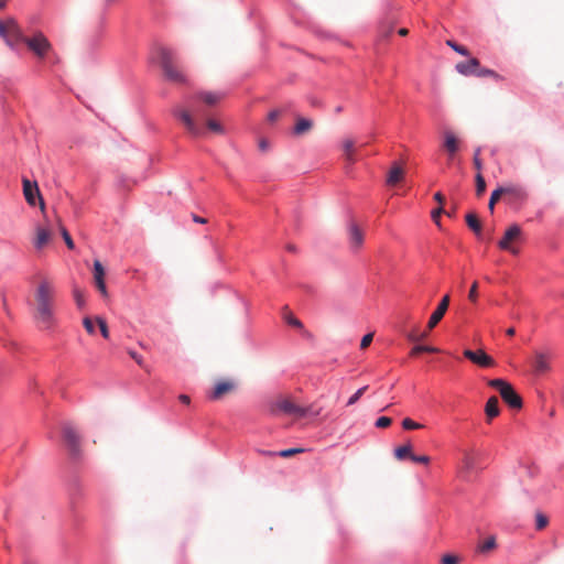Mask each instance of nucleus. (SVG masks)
I'll return each mask as SVG.
<instances>
[{
	"mask_svg": "<svg viewBox=\"0 0 564 564\" xmlns=\"http://www.w3.org/2000/svg\"><path fill=\"white\" fill-rule=\"evenodd\" d=\"M33 319L42 330H52L57 325L55 315V289L51 281L42 280L34 292Z\"/></svg>",
	"mask_w": 564,
	"mask_h": 564,
	"instance_id": "f257e3e1",
	"label": "nucleus"
},
{
	"mask_svg": "<svg viewBox=\"0 0 564 564\" xmlns=\"http://www.w3.org/2000/svg\"><path fill=\"white\" fill-rule=\"evenodd\" d=\"M160 63L166 79L176 84H186V76L181 69L177 68L172 51L167 48H161Z\"/></svg>",
	"mask_w": 564,
	"mask_h": 564,
	"instance_id": "f03ea898",
	"label": "nucleus"
},
{
	"mask_svg": "<svg viewBox=\"0 0 564 564\" xmlns=\"http://www.w3.org/2000/svg\"><path fill=\"white\" fill-rule=\"evenodd\" d=\"M0 36L11 48H15L19 44L23 43L25 37L22 29L12 18L0 20Z\"/></svg>",
	"mask_w": 564,
	"mask_h": 564,
	"instance_id": "7ed1b4c3",
	"label": "nucleus"
},
{
	"mask_svg": "<svg viewBox=\"0 0 564 564\" xmlns=\"http://www.w3.org/2000/svg\"><path fill=\"white\" fill-rule=\"evenodd\" d=\"M488 386L491 388L498 390L500 397L502 400L513 409H521L522 408V399L521 397L516 392L513 387L507 382L503 379H491L488 381Z\"/></svg>",
	"mask_w": 564,
	"mask_h": 564,
	"instance_id": "20e7f679",
	"label": "nucleus"
},
{
	"mask_svg": "<svg viewBox=\"0 0 564 564\" xmlns=\"http://www.w3.org/2000/svg\"><path fill=\"white\" fill-rule=\"evenodd\" d=\"M269 411L273 415L284 413L297 417H304L307 415L310 409H304L303 406L295 404L292 400L280 397L269 403Z\"/></svg>",
	"mask_w": 564,
	"mask_h": 564,
	"instance_id": "39448f33",
	"label": "nucleus"
},
{
	"mask_svg": "<svg viewBox=\"0 0 564 564\" xmlns=\"http://www.w3.org/2000/svg\"><path fill=\"white\" fill-rule=\"evenodd\" d=\"M173 116L180 120L186 130L193 135H200L203 133L202 128L194 120V115H198V109H186L183 106H175L172 110Z\"/></svg>",
	"mask_w": 564,
	"mask_h": 564,
	"instance_id": "423d86ee",
	"label": "nucleus"
},
{
	"mask_svg": "<svg viewBox=\"0 0 564 564\" xmlns=\"http://www.w3.org/2000/svg\"><path fill=\"white\" fill-rule=\"evenodd\" d=\"M23 43L39 59H44L52 51V44L42 32H36L31 37L25 36Z\"/></svg>",
	"mask_w": 564,
	"mask_h": 564,
	"instance_id": "0eeeda50",
	"label": "nucleus"
},
{
	"mask_svg": "<svg viewBox=\"0 0 564 564\" xmlns=\"http://www.w3.org/2000/svg\"><path fill=\"white\" fill-rule=\"evenodd\" d=\"M64 442L73 456H77L80 452V436L70 423L62 426Z\"/></svg>",
	"mask_w": 564,
	"mask_h": 564,
	"instance_id": "6e6552de",
	"label": "nucleus"
},
{
	"mask_svg": "<svg viewBox=\"0 0 564 564\" xmlns=\"http://www.w3.org/2000/svg\"><path fill=\"white\" fill-rule=\"evenodd\" d=\"M54 236L53 228L48 223L36 225L33 246L36 250H42L52 241Z\"/></svg>",
	"mask_w": 564,
	"mask_h": 564,
	"instance_id": "1a4fd4ad",
	"label": "nucleus"
},
{
	"mask_svg": "<svg viewBox=\"0 0 564 564\" xmlns=\"http://www.w3.org/2000/svg\"><path fill=\"white\" fill-rule=\"evenodd\" d=\"M521 236V228L518 225H511L505 232L502 239L498 242V247L502 250L510 251L513 254L518 253V249L512 247V242L518 240Z\"/></svg>",
	"mask_w": 564,
	"mask_h": 564,
	"instance_id": "9d476101",
	"label": "nucleus"
},
{
	"mask_svg": "<svg viewBox=\"0 0 564 564\" xmlns=\"http://www.w3.org/2000/svg\"><path fill=\"white\" fill-rule=\"evenodd\" d=\"M464 357L470 360L473 364L482 368H490L496 365L494 358L487 355L482 349H478L476 351L465 349Z\"/></svg>",
	"mask_w": 564,
	"mask_h": 564,
	"instance_id": "9b49d317",
	"label": "nucleus"
},
{
	"mask_svg": "<svg viewBox=\"0 0 564 564\" xmlns=\"http://www.w3.org/2000/svg\"><path fill=\"white\" fill-rule=\"evenodd\" d=\"M365 240V234L361 228L355 223L350 221L348 225V242L351 250H359Z\"/></svg>",
	"mask_w": 564,
	"mask_h": 564,
	"instance_id": "f8f14e48",
	"label": "nucleus"
},
{
	"mask_svg": "<svg viewBox=\"0 0 564 564\" xmlns=\"http://www.w3.org/2000/svg\"><path fill=\"white\" fill-rule=\"evenodd\" d=\"M23 194L25 196L26 202L31 205H35V197H39L40 200V207L42 212L45 208L44 200L41 197L40 189L37 187L36 183H31L28 178H23Z\"/></svg>",
	"mask_w": 564,
	"mask_h": 564,
	"instance_id": "ddd939ff",
	"label": "nucleus"
},
{
	"mask_svg": "<svg viewBox=\"0 0 564 564\" xmlns=\"http://www.w3.org/2000/svg\"><path fill=\"white\" fill-rule=\"evenodd\" d=\"M448 305H449V295L446 294L445 296H443V299L438 303L436 310L432 313V315L427 322L429 330L433 329L441 322V319L444 317V315L448 308Z\"/></svg>",
	"mask_w": 564,
	"mask_h": 564,
	"instance_id": "4468645a",
	"label": "nucleus"
},
{
	"mask_svg": "<svg viewBox=\"0 0 564 564\" xmlns=\"http://www.w3.org/2000/svg\"><path fill=\"white\" fill-rule=\"evenodd\" d=\"M106 271L99 260L94 261V282L98 291L104 297L108 296V291L105 283Z\"/></svg>",
	"mask_w": 564,
	"mask_h": 564,
	"instance_id": "2eb2a0df",
	"label": "nucleus"
},
{
	"mask_svg": "<svg viewBox=\"0 0 564 564\" xmlns=\"http://www.w3.org/2000/svg\"><path fill=\"white\" fill-rule=\"evenodd\" d=\"M341 150H343V153H344L346 162L349 165L355 164L356 161H357L356 142H355V140L351 139V138L343 139V141H341Z\"/></svg>",
	"mask_w": 564,
	"mask_h": 564,
	"instance_id": "dca6fc26",
	"label": "nucleus"
},
{
	"mask_svg": "<svg viewBox=\"0 0 564 564\" xmlns=\"http://www.w3.org/2000/svg\"><path fill=\"white\" fill-rule=\"evenodd\" d=\"M479 68V61L475 57L469 58L468 61L459 62L456 64V70L465 76L474 75L476 76V73Z\"/></svg>",
	"mask_w": 564,
	"mask_h": 564,
	"instance_id": "f3484780",
	"label": "nucleus"
},
{
	"mask_svg": "<svg viewBox=\"0 0 564 564\" xmlns=\"http://www.w3.org/2000/svg\"><path fill=\"white\" fill-rule=\"evenodd\" d=\"M235 389V383L231 380H223L215 384V388L210 394L213 400H218L223 395L230 393Z\"/></svg>",
	"mask_w": 564,
	"mask_h": 564,
	"instance_id": "a211bd4d",
	"label": "nucleus"
},
{
	"mask_svg": "<svg viewBox=\"0 0 564 564\" xmlns=\"http://www.w3.org/2000/svg\"><path fill=\"white\" fill-rule=\"evenodd\" d=\"M443 148L447 155H455L459 149V141L451 131L444 132Z\"/></svg>",
	"mask_w": 564,
	"mask_h": 564,
	"instance_id": "6ab92c4d",
	"label": "nucleus"
},
{
	"mask_svg": "<svg viewBox=\"0 0 564 564\" xmlns=\"http://www.w3.org/2000/svg\"><path fill=\"white\" fill-rule=\"evenodd\" d=\"M195 98L207 106H215L224 98V94L217 91H202L196 94Z\"/></svg>",
	"mask_w": 564,
	"mask_h": 564,
	"instance_id": "aec40b11",
	"label": "nucleus"
},
{
	"mask_svg": "<svg viewBox=\"0 0 564 564\" xmlns=\"http://www.w3.org/2000/svg\"><path fill=\"white\" fill-rule=\"evenodd\" d=\"M533 369L538 375H543L547 372L550 370L549 357L542 352H536L533 361Z\"/></svg>",
	"mask_w": 564,
	"mask_h": 564,
	"instance_id": "412c9836",
	"label": "nucleus"
},
{
	"mask_svg": "<svg viewBox=\"0 0 564 564\" xmlns=\"http://www.w3.org/2000/svg\"><path fill=\"white\" fill-rule=\"evenodd\" d=\"M485 413L488 422H490L492 419L499 415L500 409L499 400L497 397L492 395L491 398L488 399L485 406Z\"/></svg>",
	"mask_w": 564,
	"mask_h": 564,
	"instance_id": "4be33fe9",
	"label": "nucleus"
},
{
	"mask_svg": "<svg viewBox=\"0 0 564 564\" xmlns=\"http://www.w3.org/2000/svg\"><path fill=\"white\" fill-rule=\"evenodd\" d=\"M403 176H404V170L398 163H393L392 167L390 169V171L388 173L387 184L395 185L402 181Z\"/></svg>",
	"mask_w": 564,
	"mask_h": 564,
	"instance_id": "5701e85b",
	"label": "nucleus"
},
{
	"mask_svg": "<svg viewBox=\"0 0 564 564\" xmlns=\"http://www.w3.org/2000/svg\"><path fill=\"white\" fill-rule=\"evenodd\" d=\"M467 226L476 234L481 232V223L475 213H469L465 217Z\"/></svg>",
	"mask_w": 564,
	"mask_h": 564,
	"instance_id": "b1692460",
	"label": "nucleus"
},
{
	"mask_svg": "<svg viewBox=\"0 0 564 564\" xmlns=\"http://www.w3.org/2000/svg\"><path fill=\"white\" fill-rule=\"evenodd\" d=\"M411 455H414L412 453V445L410 443L399 446L394 449V457L398 460H403L405 458L411 459Z\"/></svg>",
	"mask_w": 564,
	"mask_h": 564,
	"instance_id": "393cba45",
	"label": "nucleus"
},
{
	"mask_svg": "<svg viewBox=\"0 0 564 564\" xmlns=\"http://www.w3.org/2000/svg\"><path fill=\"white\" fill-rule=\"evenodd\" d=\"M313 127V122L310 119L300 118L294 127L295 134H304L310 131Z\"/></svg>",
	"mask_w": 564,
	"mask_h": 564,
	"instance_id": "a878e982",
	"label": "nucleus"
},
{
	"mask_svg": "<svg viewBox=\"0 0 564 564\" xmlns=\"http://www.w3.org/2000/svg\"><path fill=\"white\" fill-rule=\"evenodd\" d=\"M475 466V458L474 456L468 453L464 452L463 458H462V468L465 471H470Z\"/></svg>",
	"mask_w": 564,
	"mask_h": 564,
	"instance_id": "bb28decb",
	"label": "nucleus"
},
{
	"mask_svg": "<svg viewBox=\"0 0 564 564\" xmlns=\"http://www.w3.org/2000/svg\"><path fill=\"white\" fill-rule=\"evenodd\" d=\"M496 547L495 536L487 538L481 544L478 545V551L481 553L489 552Z\"/></svg>",
	"mask_w": 564,
	"mask_h": 564,
	"instance_id": "cd10ccee",
	"label": "nucleus"
},
{
	"mask_svg": "<svg viewBox=\"0 0 564 564\" xmlns=\"http://www.w3.org/2000/svg\"><path fill=\"white\" fill-rule=\"evenodd\" d=\"M58 226H59V230H61V234H62V237L67 246L68 249L73 250L75 248V245H74V241L69 235V232L67 231V229L61 224V221L58 220Z\"/></svg>",
	"mask_w": 564,
	"mask_h": 564,
	"instance_id": "c85d7f7f",
	"label": "nucleus"
},
{
	"mask_svg": "<svg viewBox=\"0 0 564 564\" xmlns=\"http://www.w3.org/2000/svg\"><path fill=\"white\" fill-rule=\"evenodd\" d=\"M549 519L545 514L542 512H536L535 514V529L536 530H543L547 527Z\"/></svg>",
	"mask_w": 564,
	"mask_h": 564,
	"instance_id": "c756f323",
	"label": "nucleus"
},
{
	"mask_svg": "<svg viewBox=\"0 0 564 564\" xmlns=\"http://www.w3.org/2000/svg\"><path fill=\"white\" fill-rule=\"evenodd\" d=\"M500 191H505L503 195H508L512 198H520L522 197L523 193L520 188L509 186V187H499Z\"/></svg>",
	"mask_w": 564,
	"mask_h": 564,
	"instance_id": "7c9ffc66",
	"label": "nucleus"
},
{
	"mask_svg": "<svg viewBox=\"0 0 564 564\" xmlns=\"http://www.w3.org/2000/svg\"><path fill=\"white\" fill-rule=\"evenodd\" d=\"M503 192L505 191H500L499 188H497L491 193L488 204V208L491 213H494L496 203L501 198V196H503Z\"/></svg>",
	"mask_w": 564,
	"mask_h": 564,
	"instance_id": "2f4dec72",
	"label": "nucleus"
},
{
	"mask_svg": "<svg viewBox=\"0 0 564 564\" xmlns=\"http://www.w3.org/2000/svg\"><path fill=\"white\" fill-rule=\"evenodd\" d=\"M485 191H486L485 178L482 177L481 173H477V175H476V195L480 196L485 193Z\"/></svg>",
	"mask_w": 564,
	"mask_h": 564,
	"instance_id": "473e14b6",
	"label": "nucleus"
},
{
	"mask_svg": "<svg viewBox=\"0 0 564 564\" xmlns=\"http://www.w3.org/2000/svg\"><path fill=\"white\" fill-rule=\"evenodd\" d=\"M304 451L305 449L302 448V447L288 448V449H283V451L278 452V456L283 457V458H289V457L294 456L296 454H301Z\"/></svg>",
	"mask_w": 564,
	"mask_h": 564,
	"instance_id": "72a5a7b5",
	"label": "nucleus"
},
{
	"mask_svg": "<svg viewBox=\"0 0 564 564\" xmlns=\"http://www.w3.org/2000/svg\"><path fill=\"white\" fill-rule=\"evenodd\" d=\"M438 349L435 348V347H431V346H415L412 348L410 355L411 356H416L421 352H437Z\"/></svg>",
	"mask_w": 564,
	"mask_h": 564,
	"instance_id": "f704fd0d",
	"label": "nucleus"
},
{
	"mask_svg": "<svg viewBox=\"0 0 564 564\" xmlns=\"http://www.w3.org/2000/svg\"><path fill=\"white\" fill-rule=\"evenodd\" d=\"M73 295H74V299H75V302H76L77 306L79 308L84 307L85 306L84 292L80 289H78V288H74Z\"/></svg>",
	"mask_w": 564,
	"mask_h": 564,
	"instance_id": "c9c22d12",
	"label": "nucleus"
},
{
	"mask_svg": "<svg viewBox=\"0 0 564 564\" xmlns=\"http://www.w3.org/2000/svg\"><path fill=\"white\" fill-rule=\"evenodd\" d=\"M446 44H447L449 47H452L455 52H457L458 54H460V55H463V56H468V55H469V52H468V50H467L465 46L459 45V44H457V43H456V42H454V41L448 40V41L446 42Z\"/></svg>",
	"mask_w": 564,
	"mask_h": 564,
	"instance_id": "e433bc0d",
	"label": "nucleus"
},
{
	"mask_svg": "<svg viewBox=\"0 0 564 564\" xmlns=\"http://www.w3.org/2000/svg\"><path fill=\"white\" fill-rule=\"evenodd\" d=\"M96 322L99 326L102 337L108 339L109 338V329H108V325H107L106 321L104 318L97 316Z\"/></svg>",
	"mask_w": 564,
	"mask_h": 564,
	"instance_id": "4c0bfd02",
	"label": "nucleus"
},
{
	"mask_svg": "<svg viewBox=\"0 0 564 564\" xmlns=\"http://www.w3.org/2000/svg\"><path fill=\"white\" fill-rule=\"evenodd\" d=\"M284 318H285V322L293 326V327H296V328H302L303 327V324L301 323L300 319H297L293 314L291 313H288L284 315Z\"/></svg>",
	"mask_w": 564,
	"mask_h": 564,
	"instance_id": "58836bf2",
	"label": "nucleus"
},
{
	"mask_svg": "<svg viewBox=\"0 0 564 564\" xmlns=\"http://www.w3.org/2000/svg\"><path fill=\"white\" fill-rule=\"evenodd\" d=\"M367 386L358 389L348 400L347 402V405H352L355 404L360 398L361 395L365 393V391L367 390Z\"/></svg>",
	"mask_w": 564,
	"mask_h": 564,
	"instance_id": "ea45409f",
	"label": "nucleus"
},
{
	"mask_svg": "<svg viewBox=\"0 0 564 564\" xmlns=\"http://www.w3.org/2000/svg\"><path fill=\"white\" fill-rule=\"evenodd\" d=\"M402 426L405 430H414V429H421L422 425L420 423L414 422L413 420L406 417L402 421Z\"/></svg>",
	"mask_w": 564,
	"mask_h": 564,
	"instance_id": "a19ab883",
	"label": "nucleus"
},
{
	"mask_svg": "<svg viewBox=\"0 0 564 564\" xmlns=\"http://www.w3.org/2000/svg\"><path fill=\"white\" fill-rule=\"evenodd\" d=\"M392 423V420L388 416H380L377 419L376 421V426L379 427V429H386L388 426H390Z\"/></svg>",
	"mask_w": 564,
	"mask_h": 564,
	"instance_id": "79ce46f5",
	"label": "nucleus"
},
{
	"mask_svg": "<svg viewBox=\"0 0 564 564\" xmlns=\"http://www.w3.org/2000/svg\"><path fill=\"white\" fill-rule=\"evenodd\" d=\"M207 127L209 130L216 132V133H223L224 129L221 127V124L215 120H207Z\"/></svg>",
	"mask_w": 564,
	"mask_h": 564,
	"instance_id": "37998d69",
	"label": "nucleus"
},
{
	"mask_svg": "<svg viewBox=\"0 0 564 564\" xmlns=\"http://www.w3.org/2000/svg\"><path fill=\"white\" fill-rule=\"evenodd\" d=\"M477 290H478V283H477V281H475L471 284L470 290L468 292V299H469V301H471L474 303L477 301V297H478V291Z\"/></svg>",
	"mask_w": 564,
	"mask_h": 564,
	"instance_id": "c03bdc74",
	"label": "nucleus"
},
{
	"mask_svg": "<svg viewBox=\"0 0 564 564\" xmlns=\"http://www.w3.org/2000/svg\"><path fill=\"white\" fill-rule=\"evenodd\" d=\"M459 557L452 554H446L441 558L442 564H458Z\"/></svg>",
	"mask_w": 564,
	"mask_h": 564,
	"instance_id": "a18cd8bd",
	"label": "nucleus"
},
{
	"mask_svg": "<svg viewBox=\"0 0 564 564\" xmlns=\"http://www.w3.org/2000/svg\"><path fill=\"white\" fill-rule=\"evenodd\" d=\"M372 339H373V333H368L366 334L362 338H361V341H360V348L361 349H366L370 346V344L372 343Z\"/></svg>",
	"mask_w": 564,
	"mask_h": 564,
	"instance_id": "49530a36",
	"label": "nucleus"
},
{
	"mask_svg": "<svg viewBox=\"0 0 564 564\" xmlns=\"http://www.w3.org/2000/svg\"><path fill=\"white\" fill-rule=\"evenodd\" d=\"M83 325L88 334H90V335L95 334V326H94L91 318L85 317L83 319Z\"/></svg>",
	"mask_w": 564,
	"mask_h": 564,
	"instance_id": "de8ad7c7",
	"label": "nucleus"
},
{
	"mask_svg": "<svg viewBox=\"0 0 564 564\" xmlns=\"http://www.w3.org/2000/svg\"><path fill=\"white\" fill-rule=\"evenodd\" d=\"M476 76H478V77H486V76L498 77L496 72L488 69V68H480V67L478 68Z\"/></svg>",
	"mask_w": 564,
	"mask_h": 564,
	"instance_id": "09e8293b",
	"label": "nucleus"
},
{
	"mask_svg": "<svg viewBox=\"0 0 564 564\" xmlns=\"http://www.w3.org/2000/svg\"><path fill=\"white\" fill-rule=\"evenodd\" d=\"M479 153H480V149H477L475 151V155H474V166L478 171V173H480V171L482 169V163H481V160L479 159Z\"/></svg>",
	"mask_w": 564,
	"mask_h": 564,
	"instance_id": "8fccbe9b",
	"label": "nucleus"
},
{
	"mask_svg": "<svg viewBox=\"0 0 564 564\" xmlns=\"http://www.w3.org/2000/svg\"><path fill=\"white\" fill-rule=\"evenodd\" d=\"M411 460L413 463L429 464L430 463V457L426 456V455H421V456L411 455Z\"/></svg>",
	"mask_w": 564,
	"mask_h": 564,
	"instance_id": "3c124183",
	"label": "nucleus"
},
{
	"mask_svg": "<svg viewBox=\"0 0 564 564\" xmlns=\"http://www.w3.org/2000/svg\"><path fill=\"white\" fill-rule=\"evenodd\" d=\"M443 213H444V209H443V207H442V206H440L438 208H436V209H434V210L432 212V219H433V220H434V223H435L436 225H438V226H440V217H441V215H442Z\"/></svg>",
	"mask_w": 564,
	"mask_h": 564,
	"instance_id": "603ef678",
	"label": "nucleus"
},
{
	"mask_svg": "<svg viewBox=\"0 0 564 564\" xmlns=\"http://www.w3.org/2000/svg\"><path fill=\"white\" fill-rule=\"evenodd\" d=\"M306 409H310L307 415L318 416L322 413V408H315V405H310Z\"/></svg>",
	"mask_w": 564,
	"mask_h": 564,
	"instance_id": "864d4df0",
	"label": "nucleus"
},
{
	"mask_svg": "<svg viewBox=\"0 0 564 564\" xmlns=\"http://www.w3.org/2000/svg\"><path fill=\"white\" fill-rule=\"evenodd\" d=\"M281 112L279 110H272L269 112L268 115V121L269 122H274L279 119Z\"/></svg>",
	"mask_w": 564,
	"mask_h": 564,
	"instance_id": "5fc2aeb1",
	"label": "nucleus"
},
{
	"mask_svg": "<svg viewBox=\"0 0 564 564\" xmlns=\"http://www.w3.org/2000/svg\"><path fill=\"white\" fill-rule=\"evenodd\" d=\"M130 356L137 361L138 365L142 366V357L135 351H130Z\"/></svg>",
	"mask_w": 564,
	"mask_h": 564,
	"instance_id": "6e6d98bb",
	"label": "nucleus"
},
{
	"mask_svg": "<svg viewBox=\"0 0 564 564\" xmlns=\"http://www.w3.org/2000/svg\"><path fill=\"white\" fill-rule=\"evenodd\" d=\"M434 199L442 205L445 200V197L443 196V194L441 192H437L434 195Z\"/></svg>",
	"mask_w": 564,
	"mask_h": 564,
	"instance_id": "4d7b16f0",
	"label": "nucleus"
},
{
	"mask_svg": "<svg viewBox=\"0 0 564 564\" xmlns=\"http://www.w3.org/2000/svg\"><path fill=\"white\" fill-rule=\"evenodd\" d=\"M178 400H180L182 403H184V404H189V402H191V399H189V397H188L187 394H181V395L178 397Z\"/></svg>",
	"mask_w": 564,
	"mask_h": 564,
	"instance_id": "13d9d810",
	"label": "nucleus"
},
{
	"mask_svg": "<svg viewBox=\"0 0 564 564\" xmlns=\"http://www.w3.org/2000/svg\"><path fill=\"white\" fill-rule=\"evenodd\" d=\"M193 220L197 224H206L207 223V219L206 218H203V217H199L197 215H193Z\"/></svg>",
	"mask_w": 564,
	"mask_h": 564,
	"instance_id": "bf43d9fd",
	"label": "nucleus"
},
{
	"mask_svg": "<svg viewBox=\"0 0 564 564\" xmlns=\"http://www.w3.org/2000/svg\"><path fill=\"white\" fill-rule=\"evenodd\" d=\"M268 147H269V143H268V141H267V140H264V139H263V140H261V141L259 142V148H260V150L265 151V150L268 149Z\"/></svg>",
	"mask_w": 564,
	"mask_h": 564,
	"instance_id": "052dcab7",
	"label": "nucleus"
},
{
	"mask_svg": "<svg viewBox=\"0 0 564 564\" xmlns=\"http://www.w3.org/2000/svg\"><path fill=\"white\" fill-rule=\"evenodd\" d=\"M408 338L411 340V341H419V337L414 334H409L408 335Z\"/></svg>",
	"mask_w": 564,
	"mask_h": 564,
	"instance_id": "680f3d73",
	"label": "nucleus"
},
{
	"mask_svg": "<svg viewBox=\"0 0 564 564\" xmlns=\"http://www.w3.org/2000/svg\"><path fill=\"white\" fill-rule=\"evenodd\" d=\"M398 33H399L401 36H405V35L409 33V31H408V29L402 28V29H400V30L398 31Z\"/></svg>",
	"mask_w": 564,
	"mask_h": 564,
	"instance_id": "e2e57ef3",
	"label": "nucleus"
},
{
	"mask_svg": "<svg viewBox=\"0 0 564 564\" xmlns=\"http://www.w3.org/2000/svg\"><path fill=\"white\" fill-rule=\"evenodd\" d=\"M506 334H507L508 336H513V335L516 334V330H514V328H513V327H510V328H508V329L506 330Z\"/></svg>",
	"mask_w": 564,
	"mask_h": 564,
	"instance_id": "0e129e2a",
	"label": "nucleus"
},
{
	"mask_svg": "<svg viewBox=\"0 0 564 564\" xmlns=\"http://www.w3.org/2000/svg\"><path fill=\"white\" fill-rule=\"evenodd\" d=\"M8 0H0V9H4Z\"/></svg>",
	"mask_w": 564,
	"mask_h": 564,
	"instance_id": "69168bd1",
	"label": "nucleus"
},
{
	"mask_svg": "<svg viewBox=\"0 0 564 564\" xmlns=\"http://www.w3.org/2000/svg\"><path fill=\"white\" fill-rule=\"evenodd\" d=\"M106 7H110L116 0H104Z\"/></svg>",
	"mask_w": 564,
	"mask_h": 564,
	"instance_id": "338daca9",
	"label": "nucleus"
},
{
	"mask_svg": "<svg viewBox=\"0 0 564 564\" xmlns=\"http://www.w3.org/2000/svg\"><path fill=\"white\" fill-rule=\"evenodd\" d=\"M263 454H265L267 456H276L278 453H274V452H262Z\"/></svg>",
	"mask_w": 564,
	"mask_h": 564,
	"instance_id": "774afa93",
	"label": "nucleus"
}]
</instances>
